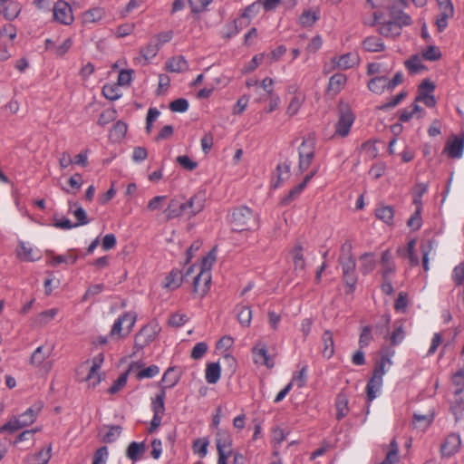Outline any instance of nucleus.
<instances>
[{"label": "nucleus", "instance_id": "nucleus-1", "mask_svg": "<svg viewBox=\"0 0 464 464\" xmlns=\"http://www.w3.org/2000/svg\"><path fill=\"white\" fill-rule=\"evenodd\" d=\"M229 222L234 231L256 230L259 227V217L250 208L239 206L231 211Z\"/></svg>", "mask_w": 464, "mask_h": 464}, {"label": "nucleus", "instance_id": "nucleus-2", "mask_svg": "<svg viewBox=\"0 0 464 464\" xmlns=\"http://www.w3.org/2000/svg\"><path fill=\"white\" fill-rule=\"evenodd\" d=\"M316 139L314 133H309L298 148L299 163L298 168L301 172L306 170L315 155Z\"/></svg>", "mask_w": 464, "mask_h": 464}, {"label": "nucleus", "instance_id": "nucleus-3", "mask_svg": "<svg viewBox=\"0 0 464 464\" xmlns=\"http://www.w3.org/2000/svg\"><path fill=\"white\" fill-rule=\"evenodd\" d=\"M216 249L213 248L207 256H205L202 260V263L200 265V271L199 273L195 276L193 281V289L194 292H198L199 288V281L203 280L204 282V287L202 289V295H204L208 290L209 289V284L211 282V274L210 270L211 267L216 261Z\"/></svg>", "mask_w": 464, "mask_h": 464}, {"label": "nucleus", "instance_id": "nucleus-4", "mask_svg": "<svg viewBox=\"0 0 464 464\" xmlns=\"http://www.w3.org/2000/svg\"><path fill=\"white\" fill-rule=\"evenodd\" d=\"M136 319L137 315L135 313H124L114 322L110 332V336L119 339L128 336L135 324Z\"/></svg>", "mask_w": 464, "mask_h": 464}, {"label": "nucleus", "instance_id": "nucleus-5", "mask_svg": "<svg viewBox=\"0 0 464 464\" xmlns=\"http://www.w3.org/2000/svg\"><path fill=\"white\" fill-rule=\"evenodd\" d=\"M53 12L54 20L63 24L69 25L73 22L72 7L65 1H57L53 5Z\"/></svg>", "mask_w": 464, "mask_h": 464}, {"label": "nucleus", "instance_id": "nucleus-6", "mask_svg": "<svg viewBox=\"0 0 464 464\" xmlns=\"http://www.w3.org/2000/svg\"><path fill=\"white\" fill-rule=\"evenodd\" d=\"M156 327L152 325L143 326L135 336V347L142 349L154 341L157 335Z\"/></svg>", "mask_w": 464, "mask_h": 464}, {"label": "nucleus", "instance_id": "nucleus-7", "mask_svg": "<svg viewBox=\"0 0 464 464\" xmlns=\"http://www.w3.org/2000/svg\"><path fill=\"white\" fill-rule=\"evenodd\" d=\"M164 212L168 220L188 215L185 198L179 197L172 198Z\"/></svg>", "mask_w": 464, "mask_h": 464}, {"label": "nucleus", "instance_id": "nucleus-8", "mask_svg": "<svg viewBox=\"0 0 464 464\" xmlns=\"http://www.w3.org/2000/svg\"><path fill=\"white\" fill-rule=\"evenodd\" d=\"M461 446L460 436L457 433L450 434L440 447L443 457H451L457 453Z\"/></svg>", "mask_w": 464, "mask_h": 464}, {"label": "nucleus", "instance_id": "nucleus-9", "mask_svg": "<svg viewBox=\"0 0 464 464\" xmlns=\"http://www.w3.org/2000/svg\"><path fill=\"white\" fill-rule=\"evenodd\" d=\"M317 169H313L310 173H308L304 178V180L294 187L288 194L284 197L281 199V205L286 206L290 204L292 201H294L295 198L299 197V195L302 193L304 188L306 187L307 183L311 180V179L316 174Z\"/></svg>", "mask_w": 464, "mask_h": 464}, {"label": "nucleus", "instance_id": "nucleus-10", "mask_svg": "<svg viewBox=\"0 0 464 464\" xmlns=\"http://www.w3.org/2000/svg\"><path fill=\"white\" fill-rule=\"evenodd\" d=\"M464 150V137L453 136L450 139L444 148V152L450 158L459 159L462 156Z\"/></svg>", "mask_w": 464, "mask_h": 464}, {"label": "nucleus", "instance_id": "nucleus-11", "mask_svg": "<svg viewBox=\"0 0 464 464\" xmlns=\"http://www.w3.org/2000/svg\"><path fill=\"white\" fill-rule=\"evenodd\" d=\"M205 196L202 193H197L188 200L185 199V206L188 218H192L203 210L205 207Z\"/></svg>", "mask_w": 464, "mask_h": 464}, {"label": "nucleus", "instance_id": "nucleus-12", "mask_svg": "<svg viewBox=\"0 0 464 464\" xmlns=\"http://www.w3.org/2000/svg\"><path fill=\"white\" fill-rule=\"evenodd\" d=\"M52 457V445L42 448L38 452L27 455L24 464H47Z\"/></svg>", "mask_w": 464, "mask_h": 464}, {"label": "nucleus", "instance_id": "nucleus-13", "mask_svg": "<svg viewBox=\"0 0 464 464\" xmlns=\"http://www.w3.org/2000/svg\"><path fill=\"white\" fill-rule=\"evenodd\" d=\"M335 134L341 137L348 135V106L343 102L339 104V120L335 125Z\"/></svg>", "mask_w": 464, "mask_h": 464}, {"label": "nucleus", "instance_id": "nucleus-14", "mask_svg": "<svg viewBox=\"0 0 464 464\" xmlns=\"http://www.w3.org/2000/svg\"><path fill=\"white\" fill-rule=\"evenodd\" d=\"M216 444L218 454H232V440L227 432L223 431L221 430H218L216 434Z\"/></svg>", "mask_w": 464, "mask_h": 464}, {"label": "nucleus", "instance_id": "nucleus-15", "mask_svg": "<svg viewBox=\"0 0 464 464\" xmlns=\"http://www.w3.org/2000/svg\"><path fill=\"white\" fill-rule=\"evenodd\" d=\"M347 82L346 75L343 73H335L330 77L326 89V94L332 97L337 95Z\"/></svg>", "mask_w": 464, "mask_h": 464}, {"label": "nucleus", "instance_id": "nucleus-16", "mask_svg": "<svg viewBox=\"0 0 464 464\" xmlns=\"http://www.w3.org/2000/svg\"><path fill=\"white\" fill-rule=\"evenodd\" d=\"M260 7H261V3L255 2L251 5H249L248 6H246L243 10L240 17L237 18V20L239 21L240 28H244V27H246L249 25L251 19L259 13Z\"/></svg>", "mask_w": 464, "mask_h": 464}, {"label": "nucleus", "instance_id": "nucleus-17", "mask_svg": "<svg viewBox=\"0 0 464 464\" xmlns=\"http://www.w3.org/2000/svg\"><path fill=\"white\" fill-rule=\"evenodd\" d=\"M181 372H177V367L171 366L167 369L164 372L163 377L161 379V382L163 385L161 388H164V392L166 389H170L174 387L180 380Z\"/></svg>", "mask_w": 464, "mask_h": 464}, {"label": "nucleus", "instance_id": "nucleus-18", "mask_svg": "<svg viewBox=\"0 0 464 464\" xmlns=\"http://www.w3.org/2000/svg\"><path fill=\"white\" fill-rule=\"evenodd\" d=\"M166 69L171 72H184L188 69V63L184 56L179 55L169 58L166 63Z\"/></svg>", "mask_w": 464, "mask_h": 464}, {"label": "nucleus", "instance_id": "nucleus-19", "mask_svg": "<svg viewBox=\"0 0 464 464\" xmlns=\"http://www.w3.org/2000/svg\"><path fill=\"white\" fill-rule=\"evenodd\" d=\"M389 14L390 19L396 23V24H399L401 29L403 26L411 25L412 23L411 17L409 14L395 6L390 8Z\"/></svg>", "mask_w": 464, "mask_h": 464}, {"label": "nucleus", "instance_id": "nucleus-20", "mask_svg": "<svg viewBox=\"0 0 464 464\" xmlns=\"http://www.w3.org/2000/svg\"><path fill=\"white\" fill-rule=\"evenodd\" d=\"M379 33L385 37H397L401 35V29L399 24H396V23L390 19L380 24Z\"/></svg>", "mask_w": 464, "mask_h": 464}, {"label": "nucleus", "instance_id": "nucleus-21", "mask_svg": "<svg viewBox=\"0 0 464 464\" xmlns=\"http://www.w3.org/2000/svg\"><path fill=\"white\" fill-rule=\"evenodd\" d=\"M146 450L144 442L132 441L126 450V456L132 461L139 460Z\"/></svg>", "mask_w": 464, "mask_h": 464}, {"label": "nucleus", "instance_id": "nucleus-22", "mask_svg": "<svg viewBox=\"0 0 464 464\" xmlns=\"http://www.w3.org/2000/svg\"><path fill=\"white\" fill-rule=\"evenodd\" d=\"M254 361L256 363H260L272 368L274 366L273 361L270 359L267 350L265 346L253 348Z\"/></svg>", "mask_w": 464, "mask_h": 464}, {"label": "nucleus", "instance_id": "nucleus-23", "mask_svg": "<svg viewBox=\"0 0 464 464\" xmlns=\"http://www.w3.org/2000/svg\"><path fill=\"white\" fill-rule=\"evenodd\" d=\"M375 216L378 219L383 221L387 225H392L394 209L392 206L382 205L375 209Z\"/></svg>", "mask_w": 464, "mask_h": 464}, {"label": "nucleus", "instance_id": "nucleus-24", "mask_svg": "<svg viewBox=\"0 0 464 464\" xmlns=\"http://www.w3.org/2000/svg\"><path fill=\"white\" fill-rule=\"evenodd\" d=\"M221 375V369L218 362H210L207 364L205 378L208 383H217Z\"/></svg>", "mask_w": 464, "mask_h": 464}, {"label": "nucleus", "instance_id": "nucleus-25", "mask_svg": "<svg viewBox=\"0 0 464 464\" xmlns=\"http://www.w3.org/2000/svg\"><path fill=\"white\" fill-rule=\"evenodd\" d=\"M121 427L119 425L109 426L106 431H100L99 434L102 436L101 440L104 443H112L116 441L121 434Z\"/></svg>", "mask_w": 464, "mask_h": 464}, {"label": "nucleus", "instance_id": "nucleus-26", "mask_svg": "<svg viewBox=\"0 0 464 464\" xmlns=\"http://www.w3.org/2000/svg\"><path fill=\"white\" fill-rule=\"evenodd\" d=\"M36 252L31 247L22 242L17 249V256L22 261L32 262L40 259V256H36Z\"/></svg>", "mask_w": 464, "mask_h": 464}, {"label": "nucleus", "instance_id": "nucleus-27", "mask_svg": "<svg viewBox=\"0 0 464 464\" xmlns=\"http://www.w3.org/2000/svg\"><path fill=\"white\" fill-rule=\"evenodd\" d=\"M322 340L324 344L322 354L324 358L330 359L334 353L333 334L326 330L322 336Z\"/></svg>", "mask_w": 464, "mask_h": 464}, {"label": "nucleus", "instance_id": "nucleus-28", "mask_svg": "<svg viewBox=\"0 0 464 464\" xmlns=\"http://www.w3.org/2000/svg\"><path fill=\"white\" fill-rule=\"evenodd\" d=\"M47 255L51 256V261L49 262L52 266H58L61 263L74 264L77 261L78 256L72 255V251H69L66 255H54L53 251H47Z\"/></svg>", "mask_w": 464, "mask_h": 464}, {"label": "nucleus", "instance_id": "nucleus-29", "mask_svg": "<svg viewBox=\"0 0 464 464\" xmlns=\"http://www.w3.org/2000/svg\"><path fill=\"white\" fill-rule=\"evenodd\" d=\"M368 88L375 93H382L385 89L388 90V78L386 76H376L368 82Z\"/></svg>", "mask_w": 464, "mask_h": 464}, {"label": "nucleus", "instance_id": "nucleus-30", "mask_svg": "<svg viewBox=\"0 0 464 464\" xmlns=\"http://www.w3.org/2000/svg\"><path fill=\"white\" fill-rule=\"evenodd\" d=\"M105 15V10L102 7H94L87 10L82 14V21L84 24L96 23L102 20Z\"/></svg>", "mask_w": 464, "mask_h": 464}, {"label": "nucleus", "instance_id": "nucleus-31", "mask_svg": "<svg viewBox=\"0 0 464 464\" xmlns=\"http://www.w3.org/2000/svg\"><path fill=\"white\" fill-rule=\"evenodd\" d=\"M290 163L284 162L282 164H278L276 169V181L273 183L275 188L279 187L290 176Z\"/></svg>", "mask_w": 464, "mask_h": 464}, {"label": "nucleus", "instance_id": "nucleus-32", "mask_svg": "<svg viewBox=\"0 0 464 464\" xmlns=\"http://www.w3.org/2000/svg\"><path fill=\"white\" fill-rule=\"evenodd\" d=\"M336 410H337V418L342 419L345 417L348 413V394L345 391H342L336 399Z\"/></svg>", "mask_w": 464, "mask_h": 464}, {"label": "nucleus", "instance_id": "nucleus-33", "mask_svg": "<svg viewBox=\"0 0 464 464\" xmlns=\"http://www.w3.org/2000/svg\"><path fill=\"white\" fill-rule=\"evenodd\" d=\"M183 276L179 270H172L165 278L164 287L175 290L182 283Z\"/></svg>", "mask_w": 464, "mask_h": 464}, {"label": "nucleus", "instance_id": "nucleus-34", "mask_svg": "<svg viewBox=\"0 0 464 464\" xmlns=\"http://www.w3.org/2000/svg\"><path fill=\"white\" fill-rule=\"evenodd\" d=\"M51 354L50 349H45L44 346H39L31 355L30 363L34 366H40L44 361Z\"/></svg>", "mask_w": 464, "mask_h": 464}, {"label": "nucleus", "instance_id": "nucleus-35", "mask_svg": "<svg viewBox=\"0 0 464 464\" xmlns=\"http://www.w3.org/2000/svg\"><path fill=\"white\" fill-rule=\"evenodd\" d=\"M454 394L455 399L451 403L450 411L455 415L456 421H458L464 411V392H459V393Z\"/></svg>", "mask_w": 464, "mask_h": 464}, {"label": "nucleus", "instance_id": "nucleus-36", "mask_svg": "<svg viewBox=\"0 0 464 464\" xmlns=\"http://www.w3.org/2000/svg\"><path fill=\"white\" fill-rule=\"evenodd\" d=\"M137 365V363H131L130 365V368L127 372L121 373L118 379L113 382V384L110 387V389L108 390L109 393L111 394H114L116 392H118L121 388H123L126 383H127V380H128V375H129V372Z\"/></svg>", "mask_w": 464, "mask_h": 464}, {"label": "nucleus", "instance_id": "nucleus-37", "mask_svg": "<svg viewBox=\"0 0 464 464\" xmlns=\"http://www.w3.org/2000/svg\"><path fill=\"white\" fill-rule=\"evenodd\" d=\"M382 384V379L379 377H372L366 385L367 399L372 401L376 398V393Z\"/></svg>", "mask_w": 464, "mask_h": 464}, {"label": "nucleus", "instance_id": "nucleus-38", "mask_svg": "<svg viewBox=\"0 0 464 464\" xmlns=\"http://www.w3.org/2000/svg\"><path fill=\"white\" fill-rule=\"evenodd\" d=\"M160 49V48L159 47V44H157L152 39L143 48L140 49V56L148 62L157 55Z\"/></svg>", "mask_w": 464, "mask_h": 464}, {"label": "nucleus", "instance_id": "nucleus-39", "mask_svg": "<svg viewBox=\"0 0 464 464\" xmlns=\"http://www.w3.org/2000/svg\"><path fill=\"white\" fill-rule=\"evenodd\" d=\"M128 126L123 121H117L110 131V138L115 141L122 140L127 132Z\"/></svg>", "mask_w": 464, "mask_h": 464}, {"label": "nucleus", "instance_id": "nucleus-40", "mask_svg": "<svg viewBox=\"0 0 464 464\" xmlns=\"http://www.w3.org/2000/svg\"><path fill=\"white\" fill-rule=\"evenodd\" d=\"M363 48L368 52H381L384 50V44L377 37L372 36L362 42Z\"/></svg>", "mask_w": 464, "mask_h": 464}, {"label": "nucleus", "instance_id": "nucleus-41", "mask_svg": "<svg viewBox=\"0 0 464 464\" xmlns=\"http://www.w3.org/2000/svg\"><path fill=\"white\" fill-rule=\"evenodd\" d=\"M433 420L432 414H418L415 413L413 415L412 424L416 429L424 430L430 426L431 421Z\"/></svg>", "mask_w": 464, "mask_h": 464}, {"label": "nucleus", "instance_id": "nucleus-42", "mask_svg": "<svg viewBox=\"0 0 464 464\" xmlns=\"http://www.w3.org/2000/svg\"><path fill=\"white\" fill-rule=\"evenodd\" d=\"M319 19V14L315 11L305 10L299 17V23L303 27L312 26Z\"/></svg>", "mask_w": 464, "mask_h": 464}, {"label": "nucleus", "instance_id": "nucleus-43", "mask_svg": "<svg viewBox=\"0 0 464 464\" xmlns=\"http://www.w3.org/2000/svg\"><path fill=\"white\" fill-rule=\"evenodd\" d=\"M166 396V392H164V388H161L160 392L156 395V398L152 401L151 407L154 414H164L165 406H164V399Z\"/></svg>", "mask_w": 464, "mask_h": 464}, {"label": "nucleus", "instance_id": "nucleus-44", "mask_svg": "<svg viewBox=\"0 0 464 464\" xmlns=\"http://www.w3.org/2000/svg\"><path fill=\"white\" fill-rule=\"evenodd\" d=\"M39 411L40 408H38L36 411L33 408H29L23 414L19 415L17 420H19L23 427H26L34 422Z\"/></svg>", "mask_w": 464, "mask_h": 464}, {"label": "nucleus", "instance_id": "nucleus-45", "mask_svg": "<svg viewBox=\"0 0 464 464\" xmlns=\"http://www.w3.org/2000/svg\"><path fill=\"white\" fill-rule=\"evenodd\" d=\"M102 94L106 99L110 101H116L121 96L119 85L117 83L105 84L102 87Z\"/></svg>", "mask_w": 464, "mask_h": 464}, {"label": "nucleus", "instance_id": "nucleus-46", "mask_svg": "<svg viewBox=\"0 0 464 464\" xmlns=\"http://www.w3.org/2000/svg\"><path fill=\"white\" fill-rule=\"evenodd\" d=\"M404 64L411 74H414L425 68L418 55H412L410 59L405 61Z\"/></svg>", "mask_w": 464, "mask_h": 464}, {"label": "nucleus", "instance_id": "nucleus-47", "mask_svg": "<svg viewBox=\"0 0 464 464\" xmlns=\"http://www.w3.org/2000/svg\"><path fill=\"white\" fill-rule=\"evenodd\" d=\"M361 271L362 274L367 275L371 273L375 267V261L372 254H364L360 258Z\"/></svg>", "mask_w": 464, "mask_h": 464}, {"label": "nucleus", "instance_id": "nucleus-48", "mask_svg": "<svg viewBox=\"0 0 464 464\" xmlns=\"http://www.w3.org/2000/svg\"><path fill=\"white\" fill-rule=\"evenodd\" d=\"M208 440L206 438L197 439L193 442V450L200 458H204L208 453Z\"/></svg>", "mask_w": 464, "mask_h": 464}, {"label": "nucleus", "instance_id": "nucleus-49", "mask_svg": "<svg viewBox=\"0 0 464 464\" xmlns=\"http://www.w3.org/2000/svg\"><path fill=\"white\" fill-rule=\"evenodd\" d=\"M252 319V311L249 306L240 307L237 314V320L242 326H249Z\"/></svg>", "mask_w": 464, "mask_h": 464}, {"label": "nucleus", "instance_id": "nucleus-50", "mask_svg": "<svg viewBox=\"0 0 464 464\" xmlns=\"http://www.w3.org/2000/svg\"><path fill=\"white\" fill-rule=\"evenodd\" d=\"M74 206L76 207V208L72 211V215L77 220V222L74 223V226L80 227L87 225L89 223V219L85 210L76 203L74 204Z\"/></svg>", "mask_w": 464, "mask_h": 464}, {"label": "nucleus", "instance_id": "nucleus-51", "mask_svg": "<svg viewBox=\"0 0 464 464\" xmlns=\"http://www.w3.org/2000/svg\"><path fill=\"white\" fill-rule=\"evenodd\" d=\"M57 314H58L57 308H52L49 310L43 311L42 313H40L37 315L36 322H37V324H42V325L46 324L50 321H52Z\"/></svg>", "mask_w": 464, "mask_h": 464}, {"label": "nucleus", "instance_id": "nucleus-52", "mask_svg": "<svg viewBox=\"0 0 464 464\" xmlns=\"http://www.w3.org/2000/svg\"><path fill=\"white\" fill-rule=\"evenodd\" d=\"M422 219H421V211H420V208H416L415 212L411 215V217L407 221V226L412 230L416 231L421 227Z\"/></svg>", "mask_w": 464, "mask_h": 464}, {"label": "nucleus", "instance_id": "nucleus-53", "mask_svg": "<svg viewBox=\"0 0 464 464\" xmlns=\"http://www.w3.org/2000/svg\"><path fill=\"white\" fill-rule=\"evenodd\" d=\"M452 383L456 387L454 393L464 392V367L452 375Z\"/></svg>", "mask_w": 464, "mask_h": 464}, {"label": "nucleus", "instance_id": "nucleus-54", "mask_svg": "<svg viewBox=\"0 0 464 464\" xmlns=\"http://www.w3.org/2000/svg\"><path fill=\"white\" fill-rule=\"evenodd\" d=\"M109 450L106 446L100 447L93 454L92 464H106Z\"/></svg>", "mask_w": 464, "mask_h": 464}, {"label": "nucleus", "instance_id": "nucleus-55", "mask_svg": "<svg viewBox=\"0 0 464 464\" xmlns=\"http://www.w3.org/2000/svg\"><path fill=\"white\" fill-rule=\"evenodd\" d=\"M294 254V263L295 269L299 268L301 270L304 269L305 262L303 256V247L300 245L295 246L293 250Z\"/></svg>", "mask_w": 464, "mask_h": 464}, {"label": "nucleus", "instance_id": "nucleus-56", "mask_svg": "<svg viewBox=\"0 0 464 464\" xmlns=\"http://www.w3.org/2000/svg\"><path fill=\"white\" fill-rule=\"evenodd\" d=\"M303 102H304V97H302L301 95L294 96L286 109V113L289 116L295 115L298 112Z\"/></svg>", "mask_w": 464, "mask_h": 464}, {"label": "nucleus", "instance_id": "nucleus-57", "mask_svg": "<svg viewBox=\"0 0 464 464\" xmlns=\"http://www.w3.org/2000/svg\"><path fill=\"white\" fill-rule=\"evenodd\" d=\"M435 84L429 79H425L421 82L418 88L417 96L430 95L435 90Z\"/></svg>", "mask_w": 464, "mask_h": 464}, {"label": "nucleus", "instance_id": "nucleus-58", "mask_svg": "<svg viewBox=\"0 0 464 464\" xmlns=\"http://www.w3.org/2000/svg\"><path fill=\"white\" fill-rule=\"evenodd\" d=\"M422 57L426 61H437L441 57V53L437 46L430 45L422 52Z\"/></svg>", "mask_w": 464, "mask_h": 464}, {"label": "nucleus", "instance_id": "nucleus-59", "mask_svg": "<svg viewBox=\"0 0 464 464\" xmlns=\"http://www.w3.org/2000/svg\"><path fill=\"white\" fill-rule=\"evenodd\" d=\"M404 338V331L402 324L395 323L394 330L391 335V344L395 346L399 344Z\"/></svg>", "mask_w": 464, "mask_h": 464}, {"label": "nucleus", "instance_id": "nucleus-60", "mask_svg": "<svg viewBox=\"0 0 464 464\" xmlns=\"http://www.w3.org/2000/svg\"><path fill=\"white\" fill-rule=\"evenodd\" d=\"M169 109L173 112H185L188 109V102L184 98L174 100L169 103Z\"/></svg>", "mask_w": 464, "mask_h": 464}, {"label": "nucleus", "instance_id": "nucleus-61", "mask_svg": "<svg viewBox=\"0 0 464 464\" xmlns=\"http://www.w3.org/2000/svg\"><path fill=\"white\" fill-rule=\"evenodd\" d=\"M176 161L186 170H194L198 167V162L193 161L188 156H178Z\"/></svg>", "mask_w": 464, "mask_h": 464}, {"label": "nucleus", "instance_id": "nucleus-62", "mask_svg": "<svg viewBox=\"0 0 464 464\" xmlns=\"http://www.w3.org/2000/svg\"><path fill=\"white\" fill-rule=\"evenodd\" d=\"M438 5L440 14L451 17L454 15V7L451 0H438Z\"/></svg>", "mask_w": 464, "mask_h": 464}, {"label": "nucleus", "instance_id": "nucleus-63", "mask_svg": "<svg viewBox=\"0 0 464 464\" xmlns=\"http://www.w3.org/2000/svg\"><path fill=\"white\" fill-rule=\"evenodd\" d=\"M24 428L22 424L20 423L19 420H17L16 417L12 418L7 421L5 424L0 427V433L8 431V432H14L20 429Z\"/></svg>", "mask_w": 464, "mask_h": 464}, {"label": "nucleus", "instance_id": "nucleus-64", "mask_svg": "<svg viewBox=\"0 0 464 464\" xmlns=\"http://www.w3.org/2000/svg\"><path fill=\"white\" fill-rule=\"evenodd\" d=\"M452 279L456 285H461L464 283V262L453 269Z\"/></svg>", "mask_w": 464, "mask_h": 464}]
</instances>
